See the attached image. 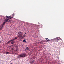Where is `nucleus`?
<instances>
[{
    "instance_id": "1",
    "label": "nucleus",
    "mask_w": 64,
    "mask_h": 64,
    "mask_svg": "<svg viewBox=\"0 0 64 64\" xmlns=\"http://www.w3.org/2000/svg\"><path fill=\"white\" fill-rule=\"evenodd\" d=\"M27 56L25 54H21L20 55H18V56L17 57L16 59L18 58H25L26 56Z\"/></svg>"
},
{
    "instance_id": "2",
    "label": "nucleus",
    "mask_w": 64,
    "mask_h": 64,
    "mask_svg": "<svg viewBox=\"0 0 64 64\" xmlns=\"http://www.w3.org/2000/svg\"><path fill=\"white\" fill-rule=\"evenodd\" d=\"M23 35V34L22 32H19L18 33V36L19 37L22 36Z\"/></svg>"
},
{
    "instance_id": "3",
    "label": "nucleus",
    "mask_w": 64,
    "mask_h": 64,
    "mask_svg": "<svg viewBox=\"0 0 64 64\" xmlns=\"http://www.w3.org/2000/svg\"><path fill=\"white\" fill-rule=\"evenodd\" d=\"M26 36V35H25V34H23V36L22 35L20 36H18V37H20V38H21L22 39H23V38L25 37Z\"/></svg>"
},
{
    "instance_id": "4",
    "label": "nucleus",
    "mask_w": 64,
    "mask_h": 64,
    "mask_svg": "<svg viewBox=\"0 0 64 64\" xmlns=\"http://www.w3.org/2000/svg\"><path fill=\"white\" fill-rule=\"evenodd\" d=\"M12 20H10V19H8V20H5V21L4 22H10L12 21Z\"/></svg>"
},
{
    "instance_id": "5",
    "label": "nucleus",
    "mask_w": 64,
    "mask_h": 64,
    "mask_svg": "<svg viewBox=\"0 0 64 64\" xmlns=\"http://www.w3.org/2000/svg\"><path fill=\"white\" fill-rule=\"evenodd\" d=\"M60 40V38H55L54 39V40L55 41H56L59 40Z\"/></svg>"
},
{
    "instance_id": "6",
    "label": "nucleus",
    "mask_w": 64,
    "mask_h": 64,
    "mask_svg": "<svg viewBox=\"0 0 64 64\" xmlns=\"http://www.w3.org/2000/svg\"><path fill=\"white\" fill-rule=\"evenodd\" d=\"M18 39V37H16L15 38L13 39V40H11V41H14V40H16V39Z\"/></svg>"
},
{
    "instance_id": "7",
    "label": "nucleus",
    "mask_w": 64,
    "mask_h": 64,
    "mask_svg": "<svg viewBox=\"0 0 64 64\" xmlns=\"http://www.w3.org/2000/svg\"><path fill=\"white\" fill-rule=\"evenodd\" d=\"M13 18V17H11V16H10L9 17V18L8 19H9L10 20H12V19Z\"/></svg>"
},
{
    "instance_id": "8",
    "label": "nucleus",
    "mask_w": 64,
    "mask_h": 64,
    "mask_svg": "<svg viewBox=\"0 0 64 64\" xmlns=\"http://www.w3.org/2000/svg\"><path fill=\"white\" fill-rule=\"evenodd\" d=\"M4 25H2L1 26V29H2V28L4 27Z\"/></svg>"
},
{
    "instance_id": "9",
    "label": "nucleus",
    "mask_w": 64,
    "mask_h": 64,
    "mask_svg": "<svg viewBox=\"0 0 64 64\" xmlns=\"http://www.w3.org/2000/svg\"><path fill=\"white\" fill-rule=\"evenodd\" d=\"M14 51V48H12V49H11L10 50V52H12V51Z\"/></svg>"
},
{
    "instance_id": "10",
    "label": "nucleus",
    "mask_w": 64,
    "mask_h": 64,
    "mask_svg": "<svg viewBox=\"0 0 64 64\" xmlns=\"http://www.w3.org/2000/svg\"><path fill=\"white\" fill-rule=\"evenodd\" d=\"M12 41L13 42V41H11V40H10V41H8V42H7V44H8V43H10Z\"/></svg>"
},
{
    "instance_id": "11",
    "label": "nucleus",
    "mask_w": 64,
    "mask_h": 64,
    "mask_svg": "<svg viewBox=\"0 0 64 64\" xmlns=\"http://www.w3.org/2000/svg\"><path fill=\"white\" fill-rule=\"evenodd\" d=\"M6 22H4V23L3 24H2V25L4 26V25H5V24H6Z\"/></svg>"
},
{
    "instance_id": "12",
    "label": "nucleus",
    "mask_w": 64,
    "mask_h": 64,
    "mask_svg": "<svg viewBox=\"0 0 64 64\" xmlns=\"http://www.w3.org/2000/svg\"><path fill=\"white\" fill-rule=\"evenodd\" d=\"M46 40H47V41H50V40H49V39H48V38H46Z\"/></svg>"
},
{
    "instance_id": "13",
    "label": "nucleus",
    "mask_w": 64,
    "mask_h": 64,
    "mask_svg": "<svg viewBox=\"0 0 64 64\" xmlns=\"http://www.w3.org/2000/svg\"><path fill=\"white\" fill-rule=\"evenodd\" d=\"M6 54H10V52H6Z\"/></svg>"
},
{
    "instance_id": "14",
    "label": "nucleus",
    "mask_w": 64,
    "mask_h": 64,
    "mask_svg": "<svg viewBox=\"0 0 64 64\" xmlns=\"http://www.w3.org/2000/svg\"><path fill=\"white\" fill-rule=\"evenodd\" d=\"M14 43V41H12L11 43L12 44H13Z\"/></svg>"
},
{
    "instance_id": "15",
    "label": "nucleus",
    "mask_w": 64,
    "mask_h": 64,
    "mask_svg": "<svg viewBox=\"0 0 64 64\" xmlns=\"http://www.w3.org/2000/svg\"><path fill=\"white\" fill-rule=\"evenodd\" d=\"M26 40H23V42H26Z\"/></svg>"
},
{
    "instance_id": "16",
    "label": "nucleus",
    "mask_w": 64,
    "mask_h": 64,
    "mask_svg": "<svg viewBox=\"0 0 64 64\" xmlns=\"http://www.w3.org/2000/svg\"><path fill=\"white\" fill-rule=\"evenodd\" d=\"M12 52V53H13H13H15L16 52V51H13V52Z\"/></svg>"
},
{
    "instance_id": "17",
    "label": "nucleus",
    "mask_w": 64,
    "mask_h": 64,
    "mask_svg": "<svg viewBox=\"0 0 64 64\" xmlns=\"http://www.w3.org/2000/svg\"><path fill=\"white\" fill-rule=\"evenodd\" d=\"M35 61L34 60H33V61H32V62H32V63H34L35 62Z\"/></svg>"
},
{
    "instance_id": "18",
    "label": "nucleus",
    "mask_w": 64,
    "mask_h": 64,
    "mask_svg": "<svg viewBox=\"0 0 64 64\" xmlns=\"http://www.w3.org/2000/svg\"><path fill=\"white\" fill-rule=\"evenodd\" d=\"M33 63H34V62H30V64H32Z\"/></svg>"
},
{
    "instance_id": "19",
    "label": "nucleus",
    "mask_w": 64,
    "mask_h": 64,
    "mask_svg": "<svg viewBox=\"0 0 64 64\" xmlns=\"http://www.w3.org/2000/svg\"><path fill=\"white\" fill-rule=\"evenodd\" d=\"M31 59H35V58H34L33 57H32V58Z\"/></svg>"
},
{
    "instance_id": "20",
    "label": "nucleus",
    "mask_w": 64,
    "mask_h": 64,
    "mask_svg": "<svg viewBox=\"0 0 64 64\" xmlns=\"http://www.w3.org/2000/svg\"><path fill=\"white\" fill-rule=\"evenodd\" d=\"M6 18H8V16H6Z\"/></svg>"
},
{
    "instance_id": "21",
    "label": "nucleus",
    "mask_w": 64,
    "mask_h": 64,
    "mask_svg": "<svg viewBox=\"0 0 64 64\" xmlns=\"http://www.w3.org/2000/svg\"><path fill=\"white\" fill-rule=\"evenodd\" d=\"M26 49H27V50H28V49H29V48H26Z\"/></svg>"
},
{
    "instance_id": "22",
    "label": "nucleus",
    "mask_w": 64,
    "mask_h": 64,
    "mask_svg": "<svg viewBox=\"0 0 64 64\" xmlns=\"http://www.w3.org/2000/svg\"><path fill=\"white\" fill-rule=\"evenodd\" d=\"M42 42H40V44H42Z\"/></svg>"
},
{
    "instance_id": "23",
    "label": "nucleus",
    "mask_w": 64,
    "mask_h": 64,
    "mask_svg": "<svg viewBox=\"0 0 64 64\" xmlns=\"http://www.w3.org/2000/svg\"><path fill=\"white\" fill-rule=\"evenodd\" d=\"M16 51H17V52H18V50H16Z\"/></svg>"
},
{
    "instance_id": "24",
    "label": "nucleus",
    "mask_w": 64,
    "mask_h": 64,
    "mask_svg": "<svg viewBox=\"0 0 64 64\" xmlns=\"http://www.w3.org/2000/svg\"><path fill=\"white\" fill-rule=\"evenodd\" d=\"M2 43V42L0 41V43Z\"/></svg>"
},
{
    "instance_id": "25",
    "label": "nucleus",
    "mask_w": 64,
    "mask_h": 64,
    "mask_svg": "<svg viewBox=\"0 0 64 64\" xmlns=\"http://www.w3.org/2000/svg\"><path fill=\"white\" fill-rule=\"evenodd\" d=\"M25 51H26V50H25Z\"/></svg>"
},
{
    "instance_id": "26",
    "label": "nucleus",
    "mask_w": 64,
    "mask_h": 64,
    "mask_svg": "<svg viewBox=\"0 0 64 64\" xmlns=\"http://www.w3.org/2000/svg\"><path fill=\"white\" fill-rule=\"evenodd\" d=\"M14 14H13V16H14Z\"/></svg>"
},
{
    "instance_id": "27",
    "label": "nucleus",
    "mask_w": 64,
    "mask_h": 64,
    "mask_svg": "<svg viewBox=\"0 0 64 64\" xmlns=\"http://www.w3.org/2000/svg\"><path fill=\"white\" fill-rule=\"evenodd\" d=\"M25 34H26V33H25Z\"/></svg>"
}]
</instances>
